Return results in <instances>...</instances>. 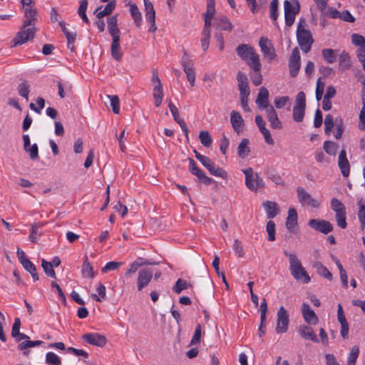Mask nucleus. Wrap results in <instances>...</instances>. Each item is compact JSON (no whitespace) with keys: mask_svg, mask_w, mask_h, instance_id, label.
<instances>
[{"mask_svg":"<svg viewBox=\"0 0 365 365\" xmlns=\"http://www.w3.org/2000/svg\"><path fill=\"white\" fill-rule=\"evenodd\" d=\"M322 55L325 61L329 63H333L336 61V51L331 48H324L322 51Z\"/></svg>","mask_w":365,"mask_h":365,"instance_id":"39","label":"nucleus"},{"mask_svg":"<svg viewBox=\"0 0 365 365\" xmlns=\"http://www.w3.org/2000/svg\"><path fill=\"white\" fill-rule=\"evenodd\" d=\"M284 8L285 24L289 27L294 24L296 14L299 12L300 6L297 0H286L284 2Z\"/></svg>","mask_w":365,"mask_h":365,"instance_id":"6","label":"nucleus"},{"mask_svg":"<svg viewBox=\"0 0 365 365\" xmlns=\"http://www.w3.org/2000/svg\"><path fill=\"white\" fill-rule=\"evenodd\" d=\"M214 26L217 30L228 31L232 30L233 26L228 18L225 15H219L214 18Z\"/></svg>","mask_w":365,"mask_h":365,"instance_id":"19","label":"nucleus"},{"mask_svg":"<svg viewBox=\"0 0 365 365\" xmlns=\"http://www.w3.org/2000/svg\"><path fill=\"white\" fill-rule=\"evenodd\" d=\"M300 60L299 51L298 48L296 47L292 51L288 63L290 76L292 77H296L298 75L301 66Z\"/></svg>","mask_w":365,"mask_h":365,"instance_id":"13","label":"nucleus"},{"mask_svg":"<svg viewBox=\"0 0 365 365\" xmlns=\"http://www.w3.org/2000/svg\"><path fill=\"white\" fill-rule=\"evenodd\" d=\"M302 314L304 321L309 324H316L318 322V317L310 306L304 302L302 304Z\"/></svg>","mask_w":365,"mask_h":365,"instance_id":"18","label":"nucleus"},{"mask_svg":"<svg viewBox=\"0 0 365 365\" xmlns=\"http://www.w3.org/2000/svg\"><path fill=\"white\" fill-rule=\"evenodd\" d=\"M29 84L26 81H23L18 86L19 95L24 98L26 101L29 100V94L30 92Z\"/></svg>","mask_w":365,"mask_h":365,"instance_id":"42","label":"nucleus"},{"mask_svg":"<svg viewBox=\"0 0 365 365\" xmlns=\"http://www.w3.org/2000/svg\"><path fill=\"white\" fill-rule=\"evenodd\" d=\"M190 285L187 282V281L178 279L175 285L173 287V291L177 294H180L182 290L189 288Z\"/></svg>","mask_w":365,"mask_h":365,"instance_id":"47","label":"nucleus"},{"mask_svg":"<svg viewBox=\"0 0 365 365\" xmlns=\"http://www.w3.org/2000/svg\"><path fill=\"white\" fill-rule=\"evenodd\" d=\"M359 210L358 212V218L360 222L361 229L364 231L365 229V205L359 202Z\"/></svg>","mask_w":365,"mask_h":365,"instance_id":"58","label":"nucleus"},{"mask_svg":"<svg viewBox=\"0 0 365 365\" xmlns=\"http://www.w3.org/2000/svg\"><path fill=\"white\" fill-rule=\"evenodd\" d=\"M194 153L195 158L208 170L211 175L222 178V179L227 178V172L219 166H216L208 157L200 154L195 150Z\"/></svg>","mask_w":365,"mask_h":365,"instance_id":"5","label":"nucleus"},{"mask_svg":"<svg viewBox=\"0 0 365 365\" xmlns=\"http://www.w3.org/2000/svg\"><path fill=\"white\" fill-rule=\"evenodd\" d=\"M110 99V106L112 107V110L114 113L118 114L120 112V103L119 98L117 96H108Z\"/></svg>","mask_w":365,"mask_h":365,"instance_id":"60","label":"nucleus"},{"mask_svg":"<svg viewBox=\"0 0 365 365\" xmlns=\"http://www.w3.org/2000/svg\"><path fill=\"white\" fill-rule=\"evenodd\" d=\"M192 175L197 177V178L200 180L201 182L205 185H210L212 183L213 180L205 174L204 171H202L200 168H199L196 172H195Z\"/></svg>","mask_w":365,"mask_h":365,"instance_id":"49","label":"nucleus"},{"mask_svg":"<svg viewBox=\"0 0 365 365\" xmlns=\"http://www.w3.org/2000/svg\"><path fill=\"white\" fill-rule=\"evenodd\" d=\"M250 140L247 138H243L237 147V154L240 158H245L250 152L249 147Z\"/></svg>","mask_w":365,"mask_h":365,"instance_id":"32","label":"nucleus"},{"mask_svg":"<svg viewBox=\"0 0 365 365\" xmlns=\"http://www.w3.org/2000/svg\"><path fill=\"white\" fill-rule=\"evenodd\" d=\"M237 81L238 83V88L248 86V79L247 76L242 71H238L237 74Z\"/></svg>","mask_w":365,"mask_h":365,"instance_id":"64","label":"nucleus"},{"mask_svg":"<svg viewBox=\"0 0 365 365\" xmlns=\"http://www.w3.org/2000/svg\"><path fill=\"white\" fill-rule=\"evenodd\" d=\"M266 175L268 179L271 180L276 185L281 186L284 185L283 179L276 171L273 170H267Z\"/></svg>","mask_w":365,"mask_h":365,"instance_id":"40","label":"nucleus"},{"mask_svg":"<svg viewBox=\"0 0 365 365\" xmlns=\"http://www.w3.org/2000/svg\"><path fill=\"white\" fill-rule=\"evenodd\" d=\"M81 339L83 341L98 347H104L107 344L106 337L100 333H87L82 335Z\"/></svg>","mask_w":365,"mask_h":365,"instance_id":"11","label":"nucleus"},{"mask_svg":"<svg viewBox=\"0 0 365 365\" xmlns=\"http://www.w3.org/2000/svg\"><path fill=\"white\" fill-rule=\"evenodd\" d=\"M199 138L205 147L209 148L212 143V139L208 131H201L199 134Z\"/></svg>","mask_w":365,"mask_h":365,"instance_id":"51","label":"nucleus"},{"mask_svg":"<svg viewBox=\"0 0 365 365\" xmlns=\"http://www.w3.org/2000/svg\"><path fill=\"white\" fill-rule=\"evenodd\" d=\"M41 223H34L31 225V233L29 239L33 243H36L39 237L42 235V232L40 230L42 227Z\"/></svg>","mask_w":365,"mask_h":365,"instance_id":"30","label":"nucleus"},{"mask_svg":"<svg viewBox=\"0 0 365 365\" xmlns=\"http://www.w3.org/2000/svg\"><path fill=\"white\" fill-rule=\"evenodd\" d=\"M130 5V11L132 18L134 20L135 24L138 27H140L142 21V15L141 13L137 6V5L134 3H129Z\"/></svg>","mask_w":365,"mask_h":365,"instance_id":"36","label":"nucleus"},{"mask_svg":"<svg viewBox=\"0 0 365 365\" xmlns=\"http://www.w3.org/2000/svg\"><path fill=\"white\" fill-rule=\"evenodd\" d=\"M351 42L354 45L359 46L356 51V54H365V37L358 34L351 35Z\"/></svg>","mask_w":365,"mask_h":365,"instance_id":"28","label":"nucleus"},{"mask_svg":"<svg viewBox=\"0 0 365 365\" xmlns=\"http://www.w3.org/2000/svg\"><path fill=\"white\" fill-rule=\"evenodd\" d=\"M110 50L113 58L116 61H120L123 53L120 47V38L115 37L114 39H112Z\"/></svg>","mask_w":365,"mask_h":365,"instance_id":"31","label":"nucleus"},{"mask_svg":"<svg viewBox=\"0 0 365 365\" xmlns=\"http://www.w3.org/2000/svg\"><path fill=\"white\" fill-rule=\"evenodd\" d=\"M41 266L45 274L53 279H56V274L51 263L44 259H41Z\"/></svg>","mask_w":365,"mask_h":365,"instance_id":"44","label":"nucleus"},{"mask_svg":"<svg viewBox=\"0 0 365 365\" xmlns=\"http://www.w3.org/2000/svg\"><path fill=\"white\" fill-rule=\"evenodd\" d=\"M335 219L337 225L341 229H346L347 227L346 222V211L341 212L335 214Z\"/></svg>","mask_w":365,"mask_h":365,"instance_id":"46","label":"nucleus"},{"mask_svg":"<svg viewBox=\"0 0 365 365\" xmlns=\"http://www.w3.org/2000/svg\"><path fill=\"white\" fill-rule=\"evenodd\" d=\"M269 91L265 87H261L257 94L256 103L259 109H265L272 107L269 104Z\"/></svg>","mask_w":365,"mask_h":365,"instance_id":"20","label":"nucleus"},{"mask_svg":"<svg viewBox=\"0 0 365 365\" xmlns=\"http://www.w3.org/2000/svg\"><path fill=\"white\" fill-rule=\"evenodd\" d=\"M81 274L83 277L87 279L93 278L95 277L93 268L91 263L88 262L87 257H85V259L83 261L81 269Z\"/></svg>","mask_w":365,"mask_h":365,"instance_id":"33","label":"nucleus"},{"mask_svg":"<svg viewBox=\"0 0 365 365\" xmlns=\"http://www.w3.org/2000/svg\"><path fill=\"white\" fill-rule=\"evenodd\" d=\"M153 271L150 268H143L139 270L136 280L138 292H141L149 284L153 278Z\"/></svg>","mask_w":365,"mask_h":365,"instance_id":"10","label":"nucleus"},{"mask_svg":"<svg viewBox=\"0 0 365 365\" xmlns=\"http://www.w3.org/2000/svg\"><path fill=\"white\" fill-rule=\"evenodd\" d=\"M230 123L235 132L240 133L245 126L244 120L237 111L232 110L230 113Z\"/></svg>","mask_w":365,"mask_h":365,"instance_id":"21","label":"nucleus"},{"mask_svg":"<svg viewBox=\"0 0 365 365\" xmlns=\"http://www.w3.org/2000/svg\"><path fill=\"white\" fill-rule=\"evenodd\" d=\"M277 322L275 328L276 332L277 334L285 333L288 329L289 318L287 311L284 307H279L277 314Z\"/></svg>","mask_w":365,"mask_h":365,"instance_id":"8","label":"nucleus"},{"mask_svg":"<svg viewBox=\"0 0 365 365\" xmlns=\"http://www.w3.org/2000/svg\"><path fill=\"white\" fill-rule=\"evenodd\" d=\"M181 65L183 71L186 74L187 80L190 85L192 87L195 82V71L194 69V63L185 51L181 59Z\"/></svg>","mask_w":365,"mask_h":365,"instance_id":"7","label":"nucleus"},{"mask_svg":"<svg viewBox=\"0 0 365 365\" xmlns=\"http://www.w3.org/2000/svg\"><path fill=\"white\" fill-rule=\"evenodd\" d=\"M123 264V262H109L101 269V272L107 273L109 271L118 269Z\"/></svg>","mask_w":365,"mask_h":365,"instance_id":"57","label":"nucleus"},{"mask_svg":"<svg viewBox=\"0 0 365 365\" xmlns=\"http://www.w3.org/2000/svg\"><path fill=\"white\" fill-rule=\"evenodd\" d=\"M336 132L334 137L336 139H340L344 130L343 120L340 118H336L335 120Z\"/></svg>","mask_w":365,"mask_h":365,"instance_id":"53","label":"nucleus"},{"mask_svg":"<svg viewBox=\"0 0 365 365\" xmlns=\"http://www.w3.org/2000/svg\"><path fill=\"white\" fill-rule=\"evenodd\" d=\"M305 22L301 21L297 26V39L298 44L304 53H308L314 43L312 33L304 27Z\"/></svg>","mask_w":365,"mask_h":365,"instance_id":"3","label":"nucleus"},{"mask_svg":"<svg viewBox=\"0 0 365 365\" xmlns=\"http://www.w3.org/2000/svg\"><path fill=\"white\" fill-rule=\"evenodd\" d=\"M299 331L302 337L304 339L311 340L315 343L319 342V339L312 327L307 325H302L299 327Z\"/></svg>","mask_w":365,"mask_h":365,"instance_id":"26","label":"nucleus"},{"mask_svg":"<svg viewBox=\"0 0 365 365\" xmlns=\"http://www.w3.org/2000/svg\"><path fill=\"white\" fill-rule=\"evenodd\" d=\"M108 29L112 36V39L116 38H120V30L118 27L117 16H112L108 19Z\"/></svg>","mask_w":365,"mask_h":365,"instance_id":"27","label":"nucleus"},{"mask_svg":"<svg viewBox=\"0 0 365 365\" xmlns=\"http://www.w3.org/2000/svg\"><path fill=\"white\" fill-rule=\"evenodd\" d=\"M267 216L269 219H272L276 217L279 212V208L277 202L272 201H265L262 203Z\"/></svg>","mask_w":365,"mask_h":365,"instance_id":"25","label":"nucleus"},{"mask_svg":"<svg viewBox=\"0 0 365 365\" xmlns=\"http://www.w3.org/2000/svg\"><path fill=\"white\" fill-rule=\"evenodd\" d=\"M22 266L24 268L29 272L34 281L38 280V274L36 272V266L31 262L29 259H24L22 262Z\"/></svg>","mask_w":365,"mask_h":365,"instance_id":"37","label":"nucleus"},{"mask_svg":"<svg viewBox=\"0 0 365 365\" xmlns=\"http://www.w3.org/2000/svg\"><path fill=\"white\" fill-rule=\"evenodd\" d=\"M245 175V185L251 191L257 192L258 189L264 187V182L257 173H254L252 168L242 170Z\"/></svg>","mask_w":365,"mask_h":365,"instance_id":"4","label":"nucleus"},{"mask_svg":"<svg viewBox=\"0 0 365 365\" xmlns=\"http://www.w3.org/2000/svg\"><path fill=\"white\" fill-rule=\"evenodd\" d=\"M21 3L24 12V20L20 31L12 40L13 46L22 45L33 39L36 31L34 26L37 21V11L34 7V0H21Z\"/></svg>","mask_w":365,"mask_h":365,"instance_id":"1","label":"nucleus"},{"mask_svg":"<svg viewBox=\"0 0 365 365\" xmlns=\"http://www.w3.org/2000/svg\"><path fill=\"white\" fill-rule=\"evenodd\" d=\"M213 17L204 16L205 24L202 31V37L200 39L201 46L204 51H206L210 46L211 38V26Z\"/></svg>","mask_w":365,"mask_h":365,"instance_id":"9","label":"nucleus"},{"mask_svg":"<svg viewBox=\"0 0 365 365\" xmlns=\"http://www.w3.org/2000/svg\"><path fill=\"white\" fill-rule=\"evenodd\" d=\"M338 166L344 178H347L350 174V164L346 157V153L342 149L338 157Z\"/></svg>","mask_w":365,"mask_h":365,"instance_id":"17","label":"nucleus"},{"mask_svg":"<svg viewBox=\"0 0 365 365\" xmlns=\"http://www.w3.org/2000/svg\"><path fill=\"white\" fill-rule=\"evenodd\" d=\"M143 1L147 21H153V19H155V11L153 5L149 0H144Z\"/></svg>","mask_w":365,"mask_h":365,"instance_id":"38","label":"nucleus"},{"mask_svg":"<svg viewBox=\"0 0 365 365\" xmlns=\"http://www.w3.org/2000/svg\"><path fill=\"white\" fill-rule=\"evenodd\" d=\"M323 149L328 155H335L336 153L337 145L332 141L327 140L323 144Z\"/></svg>","mask_w":365,"mask_h":365,"instance_id":"50","label":"nucleus"},{"mask_svg":"<svg viewBox=\"0 0 365 365\" xmlns=\"http://www.w3.org/2000/svg\"><path fill=\"white\" fill-rule=\"evenodd\" d=\"M42 344H43V341H41V340L31 341V340L27 339L26 341L21 342L18 345V349L23 351V354L24 356H28L29 354V351H28L27 349L29 348L39 346V345H41Z\"/></svg>","mask_w":365,"mask_h":365,"instance_id":"29","label":"nucleus"},{"mask_svg":"<svg viewBox=\"0 0 365 365\" xmlns=\"http://www.w3.org/2000/svg\"><path fill=\"white\" fill-rule=\"evenodd\" d=\"M201 335L202 327L200 324H197L195 327L194 334L190 341V345L192 346L199 344L200 342Z\"/></svg>","mask_w":365,"mask_h":365,"instance_id":"55","label":"nucleus"},{"mask_svg":"<svg viewBox=\"0 0 365 365\" xmlns=\"http://www.w3.org/2000/svg\"><path fill=\"white\" fill-rule=\"evenodd\" d=\"M36 103L38 104V108H37L33 103H30L29 107L34 112L40 114L41 109L43 108L45 106V100L42 97H38V98L36 99Z\"/></svg>","mask_w":365,"mask_h":365,"instance_id":"63","label":"nucleus"},{"mask_svg":"<svg viewBox=\"0 0 365 365\" xmlns=\"http://www.w3.org/2000/svg\"><path fill=\"white\" fill-rule=\"evenodd\" d=\"M334 118L331 114L325 116L324 120V133L326 135H329L334 126Z\"/></svg>","mask_w":365,"mask_h":365,"instance_id":"54","label":"nucleus"},{"mask_svg":"<svg viewBox=\"0 0 365 365\" xmlns=\"http://www.w3.org/2000/svg\"><path fill=\"white\" fill-rule=\"evenodd\" d=\"M96 290L98 294V296L96 294H92L91 297L97 302H101L102 299H105V297H106V287L103 284L99 283V284L97 287Z\"/></svg>","mask_w":365,"mask_h":365,"instance_id":"52","label":"nucleus"},{"mask_svg":"<svg viewBox=\"0 0 365 365\" xmlns=\"http://www.w3.org/2000/svg\"><path fill=\"white\" fill-rule=\"evenodd\" d=\"M259 46L264 55L267 56L270 61L275 58L276 53L274 48L267 38L264 36L261 37L259 41Z\"/></svg>","mask_w":365,"mask_h":365,"instance_id":"15","label":"nucleus"},{"mask_svg":"<svg viewBox=\"0 0 365 365\" xmlns=\"http://www.w3.org/2000/svg\"><path fill=\"white\" fill-rule=\"evenodd\" d=\"M339 66L341 70L348 69L350 67V56L346 51L340 54Z\"/></svg>","mask_w":365,"mask_h":365,"instance_id":"41","label":"nucleus"},{"mask_svg":"<svg viewBox=\"0 0 365 365\" xmlns=\"http://www.w3.org/2000/svg\"><path fill=\"white\" fill-rule=\"evenodd\" d=\"M297 210L294 207H289L285 225L290 232H294V227L297 225Z\"/></svg>","mask_w":365,"mask_h":365,"instance_id":"24","label":"nucleus"},{"mask_svg":"<svg viewBox=\"0 0 365 365\" xmlns=\"http://www.w3.org/2000/svg\"><path fill=\"white\" fill-rule=\"evenodd\" d=\"M245 62L253 71H261L262 65L259 56L257 53H253Z\"/></svg>","mask_w":365,"mask_h":365,"instance_id":"35","label":"nucleus"},{"mask_svg":"<svg viewBox=\"0 0 365 365\" xmlns=\"http://www.w3.org/2000/svg\"><path fill=\"white\" fill-rule=\"evenodd\" d=\"M297 195L298 200L302 205H307L314 208L319 206L317 200L314 199L303 187H298L297 188Z\"/></svg>","mask_w":365,"mask_h":365,"instance_id":"14","label":"nucleus"},{"mask_svg":"<svg viewBox=\"0 0 365 365\" xmlns=\"http://www.w3.org/2000/svg\"><path fill=\"white\" fill-rule=\"evenodd\" d=\"M277 9H278V0H272L270 5H269V12H270V18L273 21H276L278 17Z\"/></svg>","mask_w":365,"mask_h":365,"instance_id":"62","label":"nucleus"},{"mask_svg":"<svg viewBox=\"0 0 365 365\" xmlns=\"http://www.w3.org/2000/svg\"><path fill=\"white\" fill-rule=\"evenodd\" d=\"M305 108L295 107L293 108V119L294 121L302 122L304 116Z\"/></svg>","mask_w":365,"mask_h":365,"instance_id":"56","label":"nucleus"},{"mask_svg":"<svg viewBox=\"0 0 365 365\" xmlns=\"http://www.w3.org/2000/svg\"><path fill=\"white\" fill-rule=\"evenodd\" d=\"M267 118L270 123V127L273 129L280 130L282 128V125L279 120L277 112L274 107L267 108L266 110Z\"/></svg>","mask_w":365,"mask_h":365,"instance_id":"22","label":"nucleus"},{"mask_svg":"<svg viewBox=\"0 0 365 365\" xmlns=\"http://www.w3.org/2000/svg\"><path fill=\"white\" fill-rule=\"evenodd\" d=\"M266 230L268 234V240L274 241L275 240V223L272 220L267 222Z\"/></svg>","mask_w":365,"mask_h":365,"instance_id":"59","label":"nucleus"},{"mask_svg":"<svg viewBox=\"0 0 365 365\" xmlns=\"http://www.w3.org/2000/svg\"><path fill=\"white\" fill-rule=\"evenodd\" d=\"M284 255L289 257L292 276L297 281H301L304 284L309 283L311 279L297 255L289 253L287 251H284Z\"/></svg>","mask_w":365,"mask_h":365,"instance_id":"2","label":"nucleus"},{"mask_svg":"<svg viewBox=\"0 0 365 365\" xmlns=\"http://www.w3.org/2000/svg\"><path fill=\"white\" fill-rule=\"evenodd\" d=\"M317 268L318 273L324 278L331 281L333 279L332 274L329 271V269L324 267L321 262H317L314 265Z\"/></svg>","mask_w":365,"mask_h":365,"instance_id":"43","label":"nucleus"},{"mask_svg":"<svg viewBox=\"0 0 365 365\" xmlns=\"http://www.w3.org/2000/svg\"><path fill=\"white\" fill-rule=\"evenodd\" d=\"M153 95L154 98L155 106L156 107H159L162 103L164 96L162 83H158V86H154Z\"/></svg>","mask_w":365,"mask_h":365,"instance_id":"34","label":"nucleus"},{"mask_svg":"<svg viewBox=\"0 0 365 365\" xmlns=\"http://www.w3.org/2000/svg\"><path fill=\"white\" fill-rule=\"evenodd\" d=\"M45 361L48 365H61V359L51 351L46 354Z\"/></svg>","mask_w":365,"mask_h":365,"instance_id":"45","label":"nucleus"},{"mask_svg":"<svg viewBox=\"0 0 365 365\" xmlns=\"http://www.w3.org/2000/svg\"><path fill=\"white\" fill-rule=\"evenodd\" d=\"M330 205L332 210L334 211L335 214L346 211L345 205L336 198L331 199Z\"/></svg>","mask_w":365,"mask_h":365,"instance_id":"48","label":"nucleus"},{"mask_svg":"<svg viewBox=\"0 0 365 365\" xmlns=\"http://www.w3.org/2000/svg\"><path fill=\"white\" fill-rule=\"evenodd\" d=\"M168 107L170 108V110L172 113V115L173 117V119L174 120L179 124V125L180 126L182 130L183 131V133H185V136H186V138L187 140H189V137H188V133H189V130H188V128L185 123V121L181 119L180 118V113H179V111H178V109L177 108V107L171 102L170 100H169L168 101Z\"/></svg>","mask_w":365,"mask_h":365,"instance_id":"16","label":"nucleus"},{"mask_svg":"<svg viewBox=\"0 0 365 365\" xmlns=\"http://www.w3.org/2000/svg\"><path fill=\"white\" fill-rule=\"evenodd\" d=\"M236 52L244 61H247L250 56H252L253 53H256L253 47L249 44L239 45L236 48Z\"/></svg>","mask_w":365,"mask_h":365,"instance_id":"23","label":"nucleus"},{"mask_svg":"<svg viewBox=\"0 0 365 365\" xmlns=\"http://www.w3.org/2000/svg\"><path fill=\"white\" fill-rule=\"evenodd\" d=\"M308 225L314 230L324 235L329 234L334 230L332 224L325 220L312 219L309 221Z\"/></svg>","mask_w":365,"mask_h":365,"instance_id":"12","label":"nucleus"},{"mask_svg":"<svg viewBox=\"0 0 365 365\" xmlns=\"http://www.w3.org/2000/svg\"><path fill=\"white\" fill-rule=\"evenodd\" d=\"M295 107L304 108L306 107V97L303 91H300L297 93L295 100Z\"/></svg>","mask_w":365,"mask_h":365,"instance_id":"61","label":"nucleus"}]
</instances>
